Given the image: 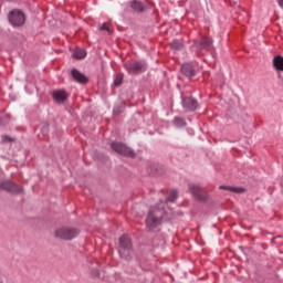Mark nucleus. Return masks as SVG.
I'll return each mask as SVG.
<instances>
[{"instance_id":"f257e3e1","label":"nucleus","mask_w":283,"mask_h":283,"mask_svg":"<svg viewBox=\"0 0 283 283\" xmlns=\"http://www.w3.org/2000/svg\"><path fill=\"white\" fill-rule=\"evenodd\" d=\"M163 218H165V209L154 207L149 210L146 217V227L150 231L163 224Z\"/></svg>"},{"instance_id":"f03ea898","label":"nucleus","mask_w":283,"mask_h":283,"mask_svg":"<svg viewBox=\"0 0 283 283\" xmlns=\"http://www.w3.org/2000/svg\"><path fill=\"white\" fill-rule=\"evenodd\" d=\"M78 233L81 231L76 228L72 227H61L57 228L54 232V237L59 240H74V238H78Z\"/></svg>"},{"instance_id":"7ed1b4c3","label":"nucleus","mask_w":283,"mask_h":283,"mask_svg":"<svg viewBox=\"0 0 283 283\" xmlns=\"http://www.w3.org/2000/svg\"><path fill=\"white\" fill-rule=\"evenodd\" d=\"M9 22L13 28H21L25 23V13L19 9L12 10L9 13Z\"/></svg>"},{"instance_id":"20e7f679","label":"nucleus","mask_w":283,"mask_h":283,"mask_svg":"<svg viewBox=\"0 0 283 283\" xmlns=\"http://www.w3.org/2000/svg\"><path fill=\"white\" fill-rule=\"evenodd\" d=\"M132 253V240L128 235H123L119 238V255L120 258H129V254Z\"/></svg>"},{"instance_id":"39448f33","label":"nucleus","mask_w":283,"mask_h":283,"mask_svg":"<svg viewBox=\"0 0 283 283\" xmlns=\"http://www.w3.org/2000/svg\"><path fill=\"white\" fill-rule=\"evenodd\" d=\"M111 147L113 151H116V154H119L120 156H126L128 158H134V156H136L134 150L123 143H113Z\"/></svg>"},{"instance_id":"423d86ee","label":"nucleus","mask_w":283,"mask_h":283,"mask_svg":"<svg viewBox=\"0 0 283 283\" xmlns=\"http://www.w3.org/2000/svg\"><path fill=\"white\" fill-rule=\"evenodd\" d=\"M1 191H7V193H23V188L17 186V184L11 180H2L0 181Z\"/></svg>"},{"instance_id":"0eeeda50","label":"nucleus","mask_w":283,"mask_h":283,"mask_svg":"<svg viewBox=\"0 0 283 283\" xmlns=\"http://www.w3.org/2000/svg\"><path fill=\"white\" fill-rule=\"evenodd\" d=\"M125 67L129 74H140L145 70L143 62L130 61L125 63Z\"/></svg>"},{"instance_id":"6e6552de","label":"nucleus","mask_w":283,"mask_h":283,"mask_svg":"<svg viewBox=\"0 0 283 283\" xmlns=\"http://www.w3.org/2000/svg\"><path fill=\"white\" fill-rule=\"evenodd\" d=\"M189 191L196 198V200H207L205 193H202V189L198 185L190 184Z\"/></svg>"},{"instance_id":"1a4fd4ad","label":"nucleus","mask_w":283,"mask_h":283,"mask_svg":"<svg viewBox=\"0 0 283 283\" xmlns=\"http://www.w3.org/2000/svg\"><path fill=\"white\" fill-rule=\"evenodd\" d=\"M69 96L70 95L67 94V92H65L63 90L53 91V93H52V97L55 101V103H65V101H67Z\"/></svg>"},{"instance_id":"9d476101","label":"nucleus","mask_w":283,"mask_h":283,"mask_svg":"<svg viewBox=\"0 0 283 283\" xmlns=\"http://www.w3.org/2000/svg\"><path fill=\"white\" fill-rule=\"evenodd\" d=\"M182 105L190 112H196V109H198V102L191 97L184 98Z\"/></svg>"},{"instance_id":"9b49d317","label":"nucleus","mask_w":283,"mask_h":283,"mask_svg":"<svg viewBox=\"0 0 283 283\" xmlns=\"http://www.w3.org/2000/svg\"><path fill=\"white\" fill-rule=\"evenodd\" d=\"M181 72L188 78H191V76H196V69L191 64H184L181 66Z\"/></svg>"},{"instance_id":"f8f14e48","label":"nucleus","mask_w":283,"mask_h":283,"mask_svg":"<svg viewBox=\"0 0 283 283\" xmlns=\"http://www.w3.org/2000/svg\"><path fill=\"white\" fill-rule=\"evenodd\" d=\"M211 43H213V41L210 38H202L201 42H196V46L199 50H209Z\"/></svg>"},{"instance_id":"ddd939ff","label":"nucleus","mask_w":283,"mask_h":283,"mask_svg":"<svg viewBox=\"0 0 283 283\" xmlns=\"http://www.w3.org/2000/svg\"><path fill=\"white\" fill-rule=\"evenodd\" d=\"M72 76L77 83H86L87 78L85 75H83L81 72L76 70H72Z\"/></svg>"},{"instance_id":"4468645a","label":"nucleus","mask_w":283,"mask_h":283,"mask_svg":"<svg viewBox=\"0 0 283 283\" xmlns=\"http://www.w3.org/2000/svg\"><path fill=\"white\" fill-rule=\"evenodd\" d=\"M273 66L275 67V70H277L279 72H283V56L282 55H277L273 59Z\"/></svg>"},{"instance_id":"2eb2a0df","label":"nucleus","mask_w":283,"mask_h":283,"mask_svg":"<svg viewBox=\"0 0 283 283\" xmlns=\"http://www.w3.org/2000/svg\"><path fill=\"white\" fill-rule=\"evenodd\" d=\"M219 189H224L226 191H231L232 193H244V188L242 187L220 186Z\"/></svg>"},{"instance_id":"dca6fc26","label":"nucleus","mask_w":283,"mask_h":283,"mask_svg":"<svg viewBox=\"0 0 283 283\" xmlns=\"http://www.w3.org/2000/svg\"><path fill=\"white\" fill-rule=\"evenodd\" d=\"M73 56L74 59H77V61H81L87 56V52H85L83 49H75Z\"/></svg>"},{"instance_id":"f3484780","label":"nucleus","mask_w":283,"mask_h":283,"mask_svg":"<svg viewBox=\"0 0 283 283\" xmlns=\"http://www.w3.org/2000/svg\"><path fill=\"white\" fill-rule=\"evenodd\" d=\"M132 8H133V10H135V12H143L145 7L143 6V2H140V1H133Z\"/></svg>"},{"instance_id":"a211bd4d","label":"nucleus","mask_w":283,"mask_h":283,"mask_svg":"<svg viewBox=\"0 0 283 283\" xmlns=\"http://www.w3.org/2000/svg\"><path fill=\"white\" fill-rule=\"evenodd\" d=\"M176 198H178V192L176 190H171L167 198V202H176Z\"/></svg>"},{"instance_id":"6ab92c4d","label":"nucleus","mask_w":283,"mask_h":283,"mask_svg":"<svg viewBox=\"0 0 283 283\" xmlns=\"http://www.w3.org/2000/svg\"><path fill=\"white\" fill-rule=\"evenodd\" d=\"M171 48H172V50H182V42H180L178 40H174L171 42Z\"/></svg>"},{"instance_id":"aec40b11","label":"nucleus","mask_w":283,"mask_h":283,"mask_svg":"<svg viewBox=\"0 0 283 283\" xmlns=\"http://www.w3.org/2000/svg\"><path fill=\"white\" fill-rule=\"evenodd\" d=\"M99 30H104L105 32H108V34H109L112 32V25L108 22H105L99 27Z\"/></svg>"},{"instance_id":"412c9836","label":"nucleus","mask_w":283,"mask_h":283,"mask_svg":"<svg viewBox=\"0 0 283 283\" xmlns=\"http://www.w3.org/2000/svg\"><path fill=\"white\" fill-rule=\"evenodd\" d=\"M122 83H123V74H117L115 80H114V85L116 87H118L119 85H122Z\"/></svg>"},{"instance_id":"4be33fe9","label":"nucleus","mask_w":283,"mask_h":283,"mask_svg":"<svg viewBox=\"0 0 283 283\" xmlns=\"http://www.w3.org/2000/svg\"><path fill=\"white\" fill-rule=\"evenodd\" d=\"M175 125L177 127H185V119L180 118V117H176L175 118Z\"/></svg>"},{"instance_id":"5701e85b","label":"nucleus","mask_w":283,"mask_h":283,"mask_svg":"<svg viewBox=\"0 0 283 283\" xmlns=\"http://www.w3.org/2000/svg\"><path fill=\"white\" fill-rule=\"evenodd\" d=\"M91 275L92 277H99L101 272L98 271V269H93L91 270Z\"/></svg>"},{"instance_id":"b1692460","label":"nucleus","mask_w":283,"mask_h":283,"mask_svg":"<svg viewBox=\"0 0 283 283\" xmlns=\"http://www.w3.org/2000/svg\"><path fill=\"white\" fill-rule=\"evenodd\" d=\"M1 140L2 143H12V138H10L8 135H2Z\"/></svg>"},{"instance_id":"393cba45","label":"nucleus","mask_w":283,"mask_h":283,"mask_svg":"<svg viewBox=\"0 0 283 283\" xmlns=\"http://www.w3.org/2000/svg\"><path fill=\"white\" fill-rule=\"evenodd\" d=\"M280 8H283V0H277Z\"/></svg>"},{"instance_id":"a878e982","label":"nucleus","mask_w":283,"mask_h":283,"mask_svg":"<svg viewBox=\"0 0 283 283\" xmlns=\"http://www.w3.org/2000/svg\"><path fill=\"white\" fill-rule=\"evenodd\" d=\"M114 114H120V111H118L117 108L114 109Z\"/></svg>"}]
</instances>
